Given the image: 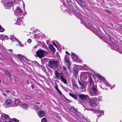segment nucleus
<instances>
[{"label":"nucleus","instance_id":"1","mask_svg":"<svg viewBox=\"0 0 122 122\" xmlns=\"http://www.w3.org/2000/svg\"><path fill=\"white\" fill-rule=\"evenodd\" d=\"M96 87V86L94 84L92 88L89 89V92L91 96H95L97 95V92Z\"/></svg>","mask_w":122,"mask_h":122},{"label":"nucleus","instance_id":"2","mask_svg":"<svg viewBox=\"0 0 122 122\" xmlns=\"http://www.w3.org/2000/svg\"><path fill=\"white\" fill-rule=\"evenodd\" d=\"M49 66L50 68L54 69L56 68L58 65L57 61L54 60H51L48 62Z\"/></svg>","mask_w":122,"mask_h":122},{"label":"nucleus","instance_id":"3","mask_svg":"<svg viewBox=\"0 0 122 122\" xmlns=\"http://www.w3.org/2000/svg\"><path fill=\"white\" fill-rule=\"evenodd\" d=\"M45 52V51L40 49L36 51V55L37 56L41 58L44 57V55Z\"/></svg>","mask_w":122,"mask_h":122},{"label":"nucleus","instance_id":"4","mask_svg":"<svg viewBox=\"0 0 122 122\" xmlns=\"http://www.w3.org/2000/svg\"><path fill=\"white\" fill-rule=\"evenodd\" d=\"M88 101L90 105L92 106H95L97 105V100L93 98L91 99H89Z\"/></svg>","mask_w":122,"mask_h":122},{"label":"nucleus","instance_id":"5","mask_svg":"<svg viewBox=\"0 0 122 122\" xmlns=\"http://www.w3.org/2000/svg\"><path fill=\"white\" fill-rule=\"evenodd\" d=\"M9 39H10L12 41H16L18 42V44L21 47L23 46V45L20 42L18 41V40L15 37H14L12 35L10 36L9 37Z\"/></svg>","mask_w":122,"mask_h":122},{"label":"nucleus","instance_id":"6","mask_svg":"<svg viewBox=\"0 0 122 122\" xmlns=\"http://www.w3.org/2000/svg\"><path fill=\"white\" fill-rule=\"evenodd\" d=\"M22 10L19 6H17L15 10V13L16 15H20L22 14Z\"/></svg>","mask_w":122,"mask_h":122},{"label":"nucleus","instance_id":"7","mask_svg":"<svg viewBox=\"0 0 122 122\" xmlns=\"http://www.w3.org/2000/svg\"><path fill=\"white\" fill-rule=\"evenodd\" d=\"M98 78L99 79L100 81H103V83H104L106 85L108 86H109L110 85L108 84L107 82L106 81L104 78L101 76L99 75H97Z\"/></svg>","mask_w":122,"mask_h":122},{"label":"nucleus","instance_id":"8","mask_svg":"<svg viewBox=\"0 0 122 122\" xmlns=\"http://www.w3.org/2000/svg\"><path fill=\"white\" fill-rule=\"evenodd\" d=\"M79 97L82 100H85L88 98V96L83 94H80L79 95Z\"/></svg>","mask_w":122,"mask_h":122},{"label":"nucleus","instance_id":"9","mask_svg":"<svg viewBox=\"0 0 122 122\" xmlns=\"http://www.w3.org/2000/svg\"><path fill=\"white\" fill-rule=\"evenodd\" d=\"M81 6V7H85L86 5L81 0H75Z\"/></svg>","mask_w":122,"mask_h":122},{"label":"nucleus","instance_id":"10","mask_svg":"<svg viewBox=\"0 0 122 122\" xmlns=\"http://www.w3.org/2000/svg\"><path fill=\"white\" fill-rule=\"evenodd\" d=\"M71 57L74 61L77 62L78 61V58L73 53H71Z\"/></svg>","mask_w":122,"mask_h":122},{"label":"nucleus","instance_id":"11","mask_svg":"<svg viewBox=\"0 0 122 122\" xmlns=\"http://www.w3.org/2000/svg\"><path fill=\"white\" fill-rule=\"evenodd\" d=\"M37 112V113L38 115L40 117H43L45 115L44 112L41 110H40L39 112Z\"/></svg>","mask_w":122,"mask_h":122},{"label":"nucleus","instance_id":"12","mask_svg":"<svg viewBox=\"0 0 122 122\" xmlns=\"http://www.w3.org/2000/svg\"><path fill=\"white\" fill-rule=\"evenodd\" d=\"M67 2L68 4V6H69L71 9L72 10H73V7L72 6V3L71 2V1L70 0H67Z\"/></svg>","mask_w":122,"mask_h":122},{"label":"nucleus","instance_id":"13","mask_svg":"<svg viewBox=\"0 0 122 122\" xmlns=\"http://www.w3.org/2000/svg\"><path fill=\"white\" fill-rule=\"evenodd\" d=\"M14 1V0H8V7L12 6Z\"/></svg>","mask_w":122,"mask_h":122},{"label":"nucleus","instance_id":"14","mask_svg":"<svg viewBox=\"0 0 122 122\" xmlns=\"http://www.w3.org/2000/svg\"><path fill=\"white\" fill-rule=\"evenodd\" d=\"M48 47L51 50L55 52L56 51V49L54 47L53 45L51 44H50L49 46Z\"/></svg>","mask_w":122,"mask_h":122},{"label":"nucleus","instance_id":"15","mask_svg":"<svg viewBox=\"0 0 122 122\" xmlns=\"http://www.w3.org/2000/svg\"><path fill=\"white\" fill-rule=\"evenodd\" d=\"M55 75L56 78L59 79H60L59 75H60V73H59L57 71H55Z\"/></svg>","mask_w":122,"mask_h":122},{"label":"nucleus","instance_id":"16","mask_svg":"<svg viewBox=\"0 0 122 122\" xmlns=\"http://www.w3.org/2000/svg\"><path fill=\"white\" fill-rule=\"evenodd\" d=\"M55 88L56 89L57 91L59 92V93L60 94V95L61 97H63L62 96L64 97V96L63 95L61 91H60V90L58 89V87L57 85H56L55 86Z\"/></svg>","mask_w":122,"mask_h":122},{"label":"nucleus","instance_id":"17","mask_svg":"<svg viewBox=\"0 0 122 122\" xmlns=\"http://www.w3.org/2000/svg\"><path fill=\"white\" fill-rule=\"evenodd\" d=\"M60 78L61 79V80L65 84H66L67 83V81L64 78L63 76L62 75H60Z\"/></svg>","mask_w":122,"mask_h":122},{"label":"nucleus","instance_id":"18","mask_svg":"<svg viewBox=\"0 0 122 122\" xmlns=\"http://www.w3.org/2000/svg\"><path fill=\"white\" fill-rule=\"evenodd\" d=\"M12 101L10 100H8V107H11L14 105Z\"/></svg>","mask_w":122,"mask_h":122},{"label":"nucleus","instance_id":"19","mask_svg":"<svg viewBox=\"0 0 122 122\" xmlns=\"http://www.w3.org/2000/svg\"><path fill=\"white\" fill-rule=\"evenodd\" d=\"M96 113H98L99 114H101L99 115V116H100L101 115H104V112L102 110L101 111L100 110L96 111Z\"/></svg>","mask_w":122,"mask_h":122},{"label":"nucleus","instance_id":"20","mask_svg":"<svg viewBox=\"0 0 122 122\" xmlns=\"http://www.w3.org/2000/svg\"><path fill=\"white\" fill-rule=\"evenodd\" d=\"M8 117V116L5 114H4L1 116V118L3 120H6Z\"/></svg>","mask_w":122,"mask_h":122},{"label":"nucleus","instance_id":"21","mask_svg":"<svg viewBox=\"0 0 122 122\" xmlns=\"http://www.w3.org/2000/svg\"><path fill=\"white\" fill-rule=\"evenodd\" d=\"M20 18H20H19L18 19H17L16 22L15 23V24H17L18 25H21L20 22H21V21Z\"/></svg>","mask_w":122,"mask_h":122},{"label":"nucleus","instance_id":"22","mask_svg":"<svg viewBox=\"0 0 122 122\" xmlns=\"http://www.w3.org/2000/svg\"><path fill=\"white\" fill-rule=\"evenodd\" d=\"M21 106L24 109H26L27 108L28 106L26 104H22L21 105Z\"/></svg>","mask_w":122,"mask_h":122},{"label":"nucleus","instance_id":"23","mask_svg":"<svg viewBox=\"0 0 122 122\" xmlns=\"http://www.w3.org/2000/svg\"><path fill=\"white\" fill-rule=\"evenodd\" d=\"M69 95L73 98H74L75 99H76L77 98V96L76 95L72 93H69Z\"/></svg>","mask_w":122,"mask_h":122},{"label":"nucleus","instance_id":"24","mask_svg":"<svg viewBox=\"0 0 122 122\" xmlns=\"http://www.w3.org/2000/svg\"><path fill=\"white\" fill-rule=\"evenodd\" d=\"M73 71L74 73L76 74L78 72V70L76 68L74 67L73 68Z\"/></svg>","mask_w":122,"mask_h":122},{"label":"nucleus","instance_id":"25","mask_svg":"<svg viewBox=\"0 0 122 122\" xmlns=\"http://www.w3.org/2000/svg\"><path fill=\"white\" fill-rule=\"evenodd\" d=\"M8 122H19V121L16 119L14 118L12 119V121H9Z\"/></svg>","mask_w":122,"mask_h":122},{"label":"nucleus","instance_id":"26","mask_svg":"<svg viewBox=\"0 0 122 122\" xmlns=\"http://www.w3.org/2000/svg\"><path fill=\"white\" fill-rule=\"evenodd\" d=\"M20 100L19 99H16L15 101V103L16 104H19L20 102Z\"/></svg>","mask_w":122,"mask_h":122},{"label":"nucleus","instance_id":"27","mask_svg":"<svg viewBox=\"0 0 122 122\" xmlns=\"http://www.w3.org/2000/svg\"><path fill=\"white\" fill-rule=\"evenodd\" d=\"M109 36L110 40L112 42L114 43L115 41L114 39L112 37H111L109 35Z\"/></svg>","mask_w":122,"mask_h":122},{"label":"nucleus","instance_id":"28","mask_svg":"<svg viewBox=\"0 0 122 122\" xmlns=\"http://www.w3.org/2000/svg\"><path fill=\"white\" fill-rule=\"evenodd\" d=\"M11 75L10 73H8V79H9V80H11L12 79V78L11 77Z\"/></svg>","mask_w":122,"mask_h":122},{"label":"nucleus","instance_id":"29","mask_svg":"<svg viewBox=\"0 0 122 122\" xmlns=\"http://www.w3.org/2000/svg\"><path fill=\"white\" fill-rule=\"evenodd\" d=\"M79 83L81 86V88L82 89H84V85L80 82H79Z\"/></svg>","mask_w":122,"mask_h":122},{"label":"nucleus","instance_id":"30","mask_svg":"<svg viewBox=\"0 0 122 122\" xmlns=\"http://www.w3.org/2000/svg\"><path fill=\"white\" fill-rule=\"evenodd\" d=\"M71 112L74 113H76L77 111V110H74L73 108H71Z\"/></svg>","mask_w":122,"mask_h":122},{"label":"nucleus","instance_id":"31","mask_svg":"<svg viewBox=\"0 0 122 122\" xmlns=\"http://www.w3.org/2000/svg\"><path fill=\"white\" fill-rule=\"evenodd\" d=\"M8 100H6V102L4 103V105L5 107H7L8 106Z\"/></svg>","mask_w":122,"mask_h":122},{"label":"nucleus","instance_id":"32","mask_svg":"<svg viewBox=\"0 0 122 122\" xmlns=\"http://www.w3.org/2000/svg\"><path fill=\"white\" fill-rule=\"evenodd\" d=\"M42 122H47V120L45 118H43L41 120Z\"/></svg>","mask_w":122,"mask_h":122},{"label":"nucleus","instance_id":"33","mask_svg":"<svg viewBox=\"0 0 122 122\" xmlns=\"http://www.w3.org/2000/svg\"><path fill=\"white\" fill-rule=\"evenodd\" d=\"M64 61H65L67 63L68 65H69L70 63L67 59L65 57L64 58Z\"/></svg>","mask_w":122,"mask_h":122},{"label":"nucleus","instance_id":"34","mask_svg":"<svg viewBox=\"0 0 122 122\" xmlns=\"http://www.w3.org/2000/svg\"><path fill=\"white\" fill-rule=\"evenodd\" d=\"M17 56L19 58H20L21 59H22L23 58V56L20 54L18 55H17Z\"/></svg>","mask_w":122,"mask_h":122},{"label":"nucleus","instance_id":"35","mask_svg":"<svg viewBox=\"0 0 122 122\" xmlns=\"http://www.w3.org/2000/svg\"><path fill=\"white\" fill-rule=\"evenodd\" d=\"M56 117V118H57L59 120H61V117L59 116L58 115H56L55 116Z\"/></svg>","mask_w":122,"mask_h":122},{"label":"nucleus","instance_id":"36","mask_svg":"<svg viewBox=\"0 0 122 122\" xmlns=\"http://www.w3.org/2000/svg\"><path fill=\"white\" fill-rule=\"evenodd\" d=\"M76 13V15H77L79 17H81V14L80 13L77 12Z\"/></svg>","mask_w":122,"mask_h":122},{"label":"nucleus","instance_id":"37","mask_svg":"<svg viewBox=\"0 0 122 122\" xmlns=\"http://www.w3.org/2000/svg\"><path fill=\"white\" fill-rule=\"evenodd\" d=\"M76 67H78L79 69L81 70L82 68V67L81 66L76 65Z\"/></svg>","mask_w":122,"mask_h":122},{"label":"nucleus","instance_id":"38","mask_svg":"<svg viewBox=\"0 0 122 122\" xmlns=\"http://www.w3.org/2000/svg\"><path fill=\"white\" fill-rule=\"evenodd\" d=\"M90 83L91 84H93V81L92 79H90Z\"/></svg>","mask_w":122,"mask_h":122},{"label":"nucleus","instance_id":"39","mask_svg":"<svg viewBox=\"0 0 122 122\" xmlns=\"http://www.w3.org/2000/svg\"><path fill=\"white\" fill-rule=\"evenodd\" d=\"M35 109L36 110H38L40 109V107L39 106L35 107Z\"/></svg>","mask_w":122,"mask_h":122},{"label":"nucleus","instance_id":"40","mask_svg":"<svg viewBox=\"0 0 122 122\" xmlns=\"http://www.w3.org/2000/svg\"><path fill=\"white\" fill-rule=\"evenodd\" d=\"M4 29L0 26V31H4Z\"/></svg>","mask_w":122,"mask_h":122},{"label":"nucleus","instance_id":"41","mask_svg":"<svg viewBox=\"0 0 122 122\" xmlns=\"http://www.w3.org/2000/svg\"><path fill=\"white\" fill-rule=\"evenodd\" d=\"M4 5L6 7H8V3H7V2H5L4 3Z\"/></svg>","mask_w":122,"mask_h":122},{"label":"nucleus","instance_id":"42","mask_svg":"<svg viewBox=\"0 0 122 122\" xmlns=\"http://www.w3.org/2000/svg\"><path fill=\"white\" fill-rule=\"evenodd\" d=\"M31 39H29L27 41L29 43H30L31 42Z\"/></svg>","mask_w":122,"mask_h":122},{"label":"nucleus","instance_id":"43","mask_svg":"<svg viewBox=\"0 0 122 122\" xmlns=\"http://www.w3.org/2000/svg\"><path fill=\"white\" fill-rule=\"evenodd\" d=\"M53 45L56 47H57V46L56 43L54 42H52Z\"/></svg>","mask_w":122,"mask_h":122},{"label":"nucleus","instance_id":"44","mask_svg":"<svg viewBox=\"0 0 122 122\" xmlns=\"http://www.w3.org/2000/svg\"><path fill=\"white\" fill-rule=\"evenodd\" d=\"M78 62H79L80 63H81L82 62V61L81 60L79 59H78Z\"/></svg>","mask_w":122,"mask_h":122},{"label":"nucleus","instance_id":"45","mask_svg":"<svg viewBox=\"0 0 122 122\" xmlns=\"http://www.w3.org/2000/svg\"><path fill=\"white\" fill-rule=\"evenodd\" d=\"M25 98L26 99H29L30 98V97L28 96H26L25 97Z\"/></svg>","mask_w":122,"mask_h":122},{"label":"nucleus","instance_id":"46","mask_svg":"<svg viewBox=\"0 0 122 122\" xmlns=\"http://www.w3.org/2000/svg\"><path fill=\"white\" fill-rule=\"evenodd\" d=\"M63 70H64V71H66V67L64 66H63Z\"/></svg>","mask_w":122,"mask_h":122},{"label":"nucleus","instance_id":"47","mask_svg":"<svg viewBox=\"0 0 122 122\" xmlns=\"http://www.w3.org/2000/svg\"><path fill=\"white\" fill-rule=\"evenodd\" d=\"M1 0L3 2H5L6 1L7 2V0Z\"/></svg>","mask_w":122,"mask_h":122},{"label":"nucleus","instance_id":"48","mask_svg":"<svg viewBox=\"0 0 122 122\" xmlns=\"http://www.w3.org/2000/svg\"><path fill=\"white\" fill-rule=\"evenodd\" d=\"M83 67H84L85 68H86V67H87V66L86 65H84V66H83Z\"/></svg>","mask_w":122,"mask_h":122},{"label":"nucleus","instance_id":"49","mask_svg":"<svg viewBox=\"0 0 122 122\" xmlns=\"http://www.w3.org/2000/svg\"><path fill=\"white\" fill-rule=\"evenodd\" d=\"M8 51H10V52H12L13 51V50L12 49H10L9 50H8Z\"/></svg>","mask_w":122,"mask_h":122},{"label":"nucleus","instance_id":"50","mask_svg":"<svg viewBox=\"0 0 122 122\" xmlns=\"http://www.w3.org/2000/svg\"><path fill=\"white\" fill-rule=\"evenodd\" d=\"M3 95L5 97H6L7 96V95L5 93H3Z\"/></svg>","mask_w":122,"mask_h":122},{"label":"nucleus","instance_id":"51","mask_svg":"<svg viewBox=\"0 0 122 122\" xmlns=\"http://www.w3.org/2000/svg\"><path fill=\"white\" fill-rule=\"evenodd\" d=\"M66 54H69V55L70 54L67 51H66Z\"/></svg>","mask_w":122,"mask_h":122},{"label":"nucleus","instance_id":"52","mask_svg":"<svg viewBox=\"0 0 122 122\" xmlns=\"http://www.w3.org/2000/svg\"><path fill=\"white\" fill-rule=\"evenodd\" d=\"M5 72L6 73V75H7V71H5Z\"/></svg>","mask_w":122,"mask_h":122},{"label":"nucleus","instance_id":"53","mask_svg":"<svg viewBox=\"0 0 122 122\" xmlns=\"http://www.w3.org/2000/svg\"><path fill=\"white\" fill-rule=\"evenodd\" d=\"M34 86L33 85H31V87H32V88H33Z\"/></svg>","mask_w":122,"mask_h":122},{"label":"nucleus","instance_id":"54","mask_svg":"<svg viewBox=\"0 0 122 122\" xmlns=\"http://www.w3.org/2000/svg\"><path fill=\"white\" fill-rule=\"evenodd\" d=\"M27 83H29V81H28L27 82Z\"/></svg>","mask_w":122,"mask_h":122},{"label":"nucleus","instance_id":"55","mask_svg":"<svg viewBox=\"0 0 122 122\" xmlns=\"http://www.w3.org/2000/svg\"><path fill=\"white\" fill-rule=\"evenodd\" d=\"M8 93H10V91H9L8 90Z\"/></svg>","mask_w":122,"mask_h":122},{"label":"nucleus","instance_id":"56","mask_svg":"<svg viewBox=\"0 0 122 122\" xmlns=\"http://www.w3.org/2000/svg\"><path fill=\"white\" fill-rule=\"evenodd\" d=\"M5 122H7L6 121H5Z\"/></svg>","mask_w":122,"mask_h":122},{"label":"nucleus","instance_id":"57","mask_svg":"<svg viewBox=\"0 0 122 122\" xmlns=\"http://www.w3.org/2000/svg\"><path fill=\"white\" fill-rule=\"evenodd\" d=\"M6 8V9H7V8Z\"/></svg>","mask_w":122,"mask_h":122},{"label":"nucleus","instance_id":"58","mask_svg":"<svg viewBox=\"0 0 122 122\" xmlns=\"http://www.w3.org/2000/svg\"><path fill=\"white\" fill-rule=\"evenodd\" d=\"M8 118H9V116H8Z\"/></svg>","mask_w":122,"mask_h":122}]
</instances>
